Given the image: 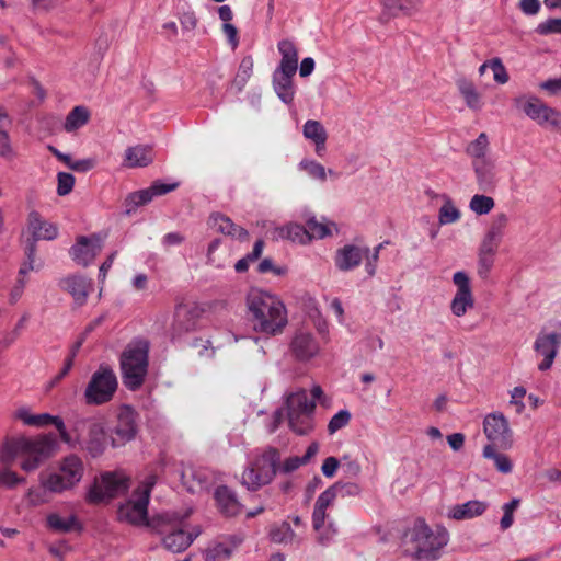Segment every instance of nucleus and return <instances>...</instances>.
Segmentation results:
<instances>
[{
  "mask_svg": "<svg viewBox=\"0 0 561 561\" xmlns=\"http://www.w3.org/2000/svg\"><path fill=\"white\" fill-rule=\"evenodd\" d=\"M58 449V442L54 434H44L35 437H18L7 440L0 448V462L4 466L0 471V485L13 488L25 481L10 466L15 459H21V469L31 472L36 470L44 461L49 459Z\"/></svg>",
  "mask_w": 561,
  "mask_h": 561,
  "instance_id": "f257e3e1",
  "label": "nucleus"
},
{
  "mask_svg": "<svg viewBox=\"0 0 561 561\" xmlns=\"http://www.w3.org/2000/svg\"><path fill=\"white\" fill-rule=\"evenodd\" d=\"M245 305L248 320L254 332L265 336L283 333L288 316L286 306L278 296L251 288L247 294Z\"/></svg>",
  "mask_w": 561,
  "mask_h": 561,
  "instance_id": "f03ea898",
  "label": "nucleus"
},
{
  "mask_svg": "<svg viewBox=\"0 0 561 561\" xmlns=\"http://www.w3.org/2000/svg\"><path fill=\"white\" fill-rule=\"evenodd\" d=\"M449 541V533L443 526L432 529L424 519H416L404 533V552L419 561L436 560Z\"/></svg>",
  "mask_w": 561,
  "mask_h": 561,
  "instance_id": "7ed1b4c3",
  "label": "nucleus"
},
{
  "mask_svg": "<svg viewBox=\"0 0 561 561\" xmlns=\"http://www.w3.org/2000/svg\"><path fill=\"white\" fill-rule=\"evenodd\" d=\"M119 368L124 386L130 391L138 390L148 375V341L134 340L128 343L119 356Z\"/></svg>",
  "mask_w": 561,
  "mask_h": 561,
  "instance_id": "20e7f679",
  "label": "nucleus"
},
{
  "mask_svg": "<svg viewBox=\"0 0 561 561\" xmlns=\"http://www.w3.org/2000/svg\"><path fill=\"white\" fill-rule=\"evenodd\" d=\"M280 460L279 451L274 447L256 450L249 459L241 477V483L249 491H257L271 483Z\"/></svg>",
  "mask_w": 561,
  "mask_h": 561,
  "instance_id": "39448f33",
  "label": "nucleus"
},
{
  "mask_svg": "<svg viewBox=\"0 0 561 561\" xmlns=\"http://www.w3.org/2000/svg\"><path fill=\"white\" fill-rule=\"evenodd\" d=\"M85 466L81 457L70 454L61 458L56 469L41 476V485L51 493H64L76 488L82 480Z\"/></svg>",
  "mask_w": 561,
  "mask_h": 561,
  "instance_id": "423d86ee",
  "label": "nucleus"
},
{
  "mask_svg": "<svg viewBox=\"0 0 561 561\" xmlns=\"http://www.w3.org/2000/svg\"><path fill=\"white\" fill-rule=\"evenodd\" d=\"M72 436L76 447L80 445L92 458L104 454L107 447L105 422L100 416L79 417L73 422Z\"/></svg>",
  "mask_w": 561,
  "mask_h": 561,
  "instance_id": "0eeeda50",
  "label": "nucleus"
},
{
  "mask_svg": "<svg viewBox=\"0 0 561 561\" xmlns=\"http://www.w3.org/2000/svg\"><path fill=\"white\" fill-rule=\"evenodd\" d=\"M156 481V476L149 474L140 482L131 496L118 507L117 515L119 520L133 525L148 524L149 496Z\"/></svg>",
  "mask_w": 561,
  "mask_h": 561,
  "instance_id": "6e6552de",
  "label": "nucleus"
},
{
  "mask_svg": "<svg viewBox=\"0 0 561 561\" xmlns=\"http://www.w3.org/2000/svg\"><path fill=\"white\" fill-rule=\"evenodd\" d=\"M118 388V380L114 369L107 364H101L91 375L83 397L89 405H102L110 402Z\"/></svg>",
  "mask_w": 561,
  "mask_h": 561,
  "instance_id": "1a4fd4ad",
  "label": "nucleus"
},
{
  "mask_svg": "<svg viewBox=\"0 0 561 561\" xmlns=\"http://www.w3.org/2000/svg\"><path fill=\"white\" fill-rule=\"evenodd\" d=\"M127 489L128 478L123 471L104 472L94 480L85 499L98 504L123 494Z\"/></svg>",
  "mask_w": 561,
  "mask_h": 561,
  "instance_id": "9d476101",
  "label": "nucleus"
},
{
  "mask_svg": "<svg viewBox=\"0 0 561 561\" xmlns=\"http://www.w3.org/2000/svg\"><path fill=\"white\" fill-rule=\"evenodd\" d=\"M517 106L525 115L539 126L558 128L561 126V112L550 107L536 96H523L515 99Z\"/></svg>",
  "mask_w": 561,
  "mask_h": 561,
  "instance_id": "9b49d317",
  "label": "nucleus"
},
{
  "mask_svg": "<svg viewBox=\"0 0 561 561\" xmlns=\"http://www.w3.org/2000/svg\"><path fill=\"white\" fill-rule=\"evenodd\" d=\"M138 414L134 408L123 404L117 409L116 424L112 431L111 445L119 447L135 438Z\"/></svg>",
  "mask_w": 561,
  "mask_h": 561,
  "instance_id": "f8f14e48",
  "label": "nucleus"
},
{
  "mask_svg": "<svg viewBox=\"0 0 561 561\" xmlns=\"http://www.w3.org/2000/svg\"><path fill=\"white\" fill-rule=\"evenodd\" d=\"M483 432L490 440L489 445L508 449L513 445V434L507 419L503 413L495 412L488 414L483 420Z\"/></svg>",
  "mask_w": 561,
  "mask_h": 561,
  "instance_id": "ddd939ff",
  "label": "nucleus"
},
{
  "mask_svg": "<svg viewBox=\"0 0 561 561\" xmlns=\"http://www.w3.org/2000/svg\"><path fill=\"white\" fill-rule=\"evenodd\" d=\"M453 283L457 287L456 294L450 302V309L454 316L460 318L474 306L470 279L463 271H458L453 275Z\"/></svg>",
  "mask_w": 561,
  "mask_h": 561,
  "instance_id": "4468645a",
  "label": "nucleus"
},
{
  "mask_svg": "<svg viewBox=\"0 0 561 561\" xmlns=\"http://www.w3.org/2000/svg\"><path fill=\"white\" fill-rule=\"evenodd\" d=\"M560 344V332L540 331L534 344L535 351L543 357V360L538 365L539 370L545 371L551 368Z\"/></svg>",
  "mask_w": 561,
  "mask_h": 561,
  "instance_id": "2eb2a0df",
  "label": "nucleus"
},
{
  "mask_svg": "<svg viewBox=\"0 0 561 561\" xmlns=\"http://www.w3.org/2000/svg\"><path fill=\"white\" fill-rule=\"evenodd\" d=\"M175 190V183L154 182L150 187L127 195L125 199L126 214L130 215L140 206L147 205L156 196H161Z\"/></svg>",
  "mask_w": 561,
  "mask_h": 561,
  "instance_id": "dca6fc26",
  "label": "nucleus"
},
{
  "mask_svg": "<svg viewBox=\"0 0 561 561\" xmlns=\"http://www.w3.org/2000/svg\"><path fill=\"white\" fill-rule=\"evenodd\" d=\"M20 420L24 424L36 427H44L47 425H54L59 432L60 439L69 446H73L75 442L72 435L67 431L65 423L61 417L54 416L48 413L31 414L26 410H21L18 413Z\"/></svg>",
  "mask_w": 561,
  "mask_h": 561,
  "instance_id": "f3484780",
  "label": "nucleus"
},
{
  "mask_svg": "<svg viewBox=\"0 0 561 561\" xmlns=\"http://www.w3.org/2000/svg\"><path fill=\"white\" fill-rule=\"evenodd\" d=\"M290 352L297 360L308 362L320 353V344L311 332L299 330L290 342Z\"/></svg>",
  "mask_w": 561,
  "mask_h": 561,
  "instance_id": "a211bd4d",
  "label": "nucleus"
},
{
  "mask_svg": "<svg viewBox=\"0 0 561 561\" xmlns=\"http://www.w3.org/2000/svg\"><path fill=\"white\" fill-rule=\"evenodd\" d=\"M102 240L95 236L80 237L70 250L72 260L82 266H88L102 250Z\"/></svg>",
  "mask_w": 561,
  "mask_h": 561,
  "instance_id": "6ab92c4d",
  "label": "nucleus"
},
{
  "mask_svg": "<svg viewBox=\"0 0 561 561\" xmlns=\"http://www.w3.org/2000/svg\"><path fill=\"white\" fill-rule=\"evenodd\" d=\"M472 168L479 188L483 192L495 191L499 182L495 160L493 158L477 160V162H472Z\"/></svg>",
  "mask_w": 561,
  "mask_h": 561,
  "instance_id": "aec40b11",
  "label": "nucleus"
},
{
  "mask_svg": "<svg viewBox=\"0 0 561 561\" xmlns=\"http://www.w3.org/2000/svg\"><path fill=\"white\" fill-rule=\"evenodd\" d=\"M154 156L151 147L146 145L129 146L122 158V167L125 169L146 168L153 162Z\"/></svg>",
  "mask_w": 561,
  "mask_h": 561,
  "instance_id": "412c9836",
  "label": "nucleus"
},
{
  "mask_svg": "<svg viewBox=\"0 0 561 561\" xmlns=\"http://www.w3.org/2000/svg\"><path fill=\"white\" fill-rule=\"evenodd\" d=\"M60 286L72 296L78 306L85 304L89 294L93 289L92 280L82 275H70L61 279Z\"/></svg>",
  "mask_w": 561,
  "mask_h": 561,
  "instance_id": "4be33fe9",
  "label": "nucleus"
},
{
  "mask_svg": "<svg viewBox=\"0 0 561 561\" xmlns=\"http://www.w3.org/2000/svg\"><path fill=\"white\" fill-rule=\"evenodd\" d=\"M367 248H359L354 244H346L336 251L335 266L343 272H347L357 267L364 256L368 255Z\"/></svg>",
  "mask_w": 561,
  "mask_h": 561,
  "instance_id": "5701e85b",
  "label": "nucleus"
},
{
  "mask_svg": "<svg viewBox=\"0 0 561 561\" xmlns=\"http://www.w3.org/2000/svg\"><path fill=\"white\" fill-rule=\"evenodd\" d=\"M296 72L274 70L272 76L273 89L277 96L285 104H293L296 87L294 84V76Z\"/></svg>",
  "mask_w": 561,
  "mask_h": 561,
  "instance_id": "b1692460",
  "label": "nucleus"
},
{
  "mask_svg": "<svg viewBox=\"0 0 561 561\" xmlns=\"http://www.w3.org/2000/svg\"><path fill=\"white\" fill-rule=\"evenodd\" d=\"M488 503L479 500L467 501L448 507L446 516L454 520H466L481 516L488 508Z\"/></svg>",
  "mask_w": 561,
  "mask_h": 561,
  "instance_id": "393cba45",
  "label": "nucleus"
},
{
  "mask_svg": "<svg viewBox=\"0 0 561 561\" xmlns=\"http://www.w3.org/2000/svg\"><path fill=\"white\" fill-rule=\"evenodd\" d=\"M215 500L218 510L226 516H236L241 513L242 505L237 494L226 485L218 486L215 491Z\"/></svg>",
  "mask_w": 561,
  "mask_h": 561,
  "instance_id": "a878e982",
  "label": "nucleus"
},
{
  "mask_svg": "<svg viewBox=\"0 0 561 561\" xmlns=\"http://www.w3.org/2000/svg\"><path fill=\"white\" fill-rule=\"evenodd\" d=\"M211 229L237 240H247L248 231L237 226L229 217L221 214H214L208 221Z\"/></svg>",
  "mask_w": 561,
  "mask_h": 561,
  "instance_id": "bb28decb",
  "label": "nucleus"
},
{
  "mask_svg": "<svg viewBox=\"0 0 561 561\" xmlns=\"http://www.w3.org/2000/svg\"><path fill=\"white\" fill-rule=\"evenodd\" d=\"M27 221L28 229L34 241L54 240L58 234L57 227L54 224L43 219L37 211H31Z\"/></svg>",
  "mask_w": 561,
  "mask_h": 561,
  "instance_id": "cd10ccee",
  "label": "nucleus"
},
{
  "mask_svg": "<svg viewBox=\"0 0 561 561\" xmlns=\"http://www.w3.org/2000/svg\"><path fill=\"white\" fill-rule=\"evenodd\" d=\"M181 481L183 486L190 493H201L208 485L207 473L193 466H184L181 472Z\"/></svg>",
  "mask_w": 561,
  "mask_h": 561,
  "instance_id": "c85d7f7f",
  "label": "nucleus"
},
{
  "mask_svg": "<svg viewBox=\"0 0 561 561\" xmlns=\"http://www.w3.org/2000/svg\"><path fill=\"white\" fill-rule=\"evenodd\" d=\"M280 55V61L275 70L297 72L298 69V49L290 39H282L277 44Z\"/></svg>",
  "mask_w": 561,
  "mask_h": 561,
  "instance_id": "c756f323",
  "label": "nucleus"
},
{
  "mask_svg": "<svg viewBox=\"0 0 561 561\" xmlns=\"http://www.w3.org/2000/svg\"><path fill=\"white\" fill-rule=\"evenodd\" d=\"M286 413H300V412H313L316 403L313 400L308 399L307 391L305 389H297L295 391L286 392L284 394Z\"/></svg>",
  "mask_w": 561,
  "mask_h": 561,
  "instance_id": "7c9ffc66",
  "label": "nucleus"
},
{
  "mask_svg": "<svg viewBox=\"0 0 561 561\" xmlns=\"http://www.w3.org/2000/svg\"><path fill=\"white\" fill-rule=\"evenodd\" d=\"M302 134L305 138L314 144L316 153L319 157H323L328 138V134L323 125L318 121L309 119L304 125Z\"/></svg>",
  "mask_w": 561,
  "mask_h": 561,
  "instance_id": "2f4dec72",
  "label": "nucleus"
},
{
  "mask_svg": "<svg viewBox=\"0 0 561 561\" xmlns=\"http://www.w3.org/2000/svg\"><path fill=\"white\" fill-rule=\"evenodd\" d=\"M150 526L160 535L168 534L162 541L168 550H172L175 545V520L170 515H159L152 519Z\"/></svg>",
  "mask_w": 561,
  "mask_h": 561,
  "instance_id": "473e14b6",
  "label": "nucleus"
},
{
  "mask_svg": "<svg viewBox=\"0 0 561 561\" xmlns=\"http://www.w3.org/2000/svg\"><path fill=\"white\" fill-rule=\"evenodd\" d=\"M239 543L240 540L234 537H230L226 541L216 542L206 550L205 561L228 560L232 556V552L234 551Z\"/></svg>",
  "mask_w": 561,
  "mask_h": 561,
  "instance_id": "72a5a7b5",
  "label": "nucleus"
},
{
  "mask_svg": "<svg viewBox=\"0 0 561 561\" xmlns=\"http://www.w3.org/2000/svg\"><path fill=\"white\" fill-rule=\"evenodd\" d=\"M507 222H508V217L506 214H504V213L496 214L493 217L492 224L481 243L499 248V245L502 241L503 234H504V230L507 226Z\"/></svg>",
  "mask_w": 561,
  "mask_h": 561,
  "instance_id": "f704fd0d",
  "label": "nucleus"
},
{
  "mask_svg": "<svg viewBox=\"0 0 561 561\" xmlns=\"http://www.w3.org/2000/svg\"><path fill=\"white\" fill-rule=\"evenodd\" d=\"M273 238L276 240L286 239L301 244L309 242V236L306 228L298 224H288L283 227L275 228L273 231Z\"/></svg>",
  "mask_w": 561,
  "mask_h": 561,
  "instance_id": "c9c22d12",
  "label": "nucleus"
},
{
  "mask_svg": "<svg viewBox=\"0 0 561 561\" xmlns=\"http://www.w3.org/2000/svg\"><path fill=\"white\" fill-rule=\"evenodd\" d=\"M313 412H298L287 414L288 425L297 435H307L313 428Z\"/></svg>",
  "mask_w": 561,
  "mask_h": 561,
  "instance_id": "e433bc0d",
  "label": "nucleus"
},
{
  "mask_svg": "<svg viewBox=\"0 0 561 561\" xmlns=\"http://www.w3.org/2000/svg\"><path fill=\"white\" fill-rule=\"evenodd\" d=\"M499 248L481 243L478 254V275L486 278L491 272Z\"/></svg>",
  "mask_w": 561,
  "mask_h": 561,
  "instance_id": "4c0bfd02",
  "label": "nucleus"
},
{
  "mask_svg": "<svg viewBox=\"0 0 561 561\" xmlns=\"http://www.w3.org/2000/svg\"><path fill=\"white\" fill-rule=\"evenodd\" d=\"M268 536L271 541L279 545H290L295 541L299 543L301 541L287 522L272 526Z\"/></svg>",
  "mask_w": 561,
  "mask_h": 561,
  "instance_id": "58836bf2",
  "label": "nucleus"
},
{
  "mask_svg": "<svg viewBox=\"0 0 561 561\" xmlns=\"http://www.w3.org/2000/svg\"><path fill=\"white\" fill-rule=\"evenodd\" d=\"M47 525L57 533H70L79 528V522L75 515L61 516L58 513H51L47 516Z\"/></svg>",
  "mask_w": 561,
  "mask_h": 561,
  "instance_id": "ea45409f",
  "label": "nucleus"
},
{
  "mask_svg": "<svg viewBox=\"0 0 561 561\" xmlns=\"http://www.w3.org/2000/svg\"><path fill=\"white\" fill-rule=\"evenodd\" d=\"M335 497L336 493L332 486L328 488L318 496L312 512V519L316 525L327 519V508L333 503Z\"/></svg>",
  "mask_w": 561,
  "mask_h": 561,
  "instance_id": "a19ab883",
  "label": "nucleus"
},
{
  "mask_svg": "<svg viewBox=\"0 0 561 561\" xmlns=\"http://www.w3.org/2000/svg\"><path fill=\"white\" fill-rule=\"evenodd\" d=\"M496 447L497 446L485 445L482 455L484 458L493 461L499 472L508 474L513 470V462L507 455L496 451Z\"/></svg>",
  "mask_w": 561,
  "mask_h": 561,
  "instance_id": "79ce46f5",
  "label": "nucleus"
},
{
  "mask_svg": "<svg viewBox=\"0 0 561 561\" xmlns=\"http://www.w3.org/2000/svg\"><path fill=\"white\" fill-rule=\"evenodd\" d=\"M312 527L317 533L316 540L322 547L330 546L337 535V527L332 520L328 523L322 520L319 523V525H316L314 520L312 519Z\"/></svg>",
  "mask_w": 561,
  "mask_h": 561,
  "instance_id": "37998d69",
  "label": "nucleus"
},
{
  "mask_svg": "<svg viewBox=\"0 0 561 561\" xmlns=\"http://www.w3.org/2000/svg\"><path fill=\"white\" fill-rule=\"evenodd\" d=\"M89 117V111L84 106H76L67 115L64 128L68 133L75 131L84 126Z\"/></svg>",
  "mask_w": 561,
  "mask_h": 561,
  "instance_id": "c03bdc74",
  "label": "nucleus"
},
{
  "mask_svg": "<svg viewBox=\"0 0 561 561\" xmlns=\"http://www.w3.org/2000/svg\"><path fill=\"white\" fill-rule=\"evenodd\" d=\"M458 89L468 107L479 111L482 107L481 95L477 91L474 84L467 80L458 82Z\"/></svg>",
  "mask_w": 561,
  "mask_h": 561,
  "instance_id": "a18cd8bd",
  "label": "nucleus"
},
{
  "mask_svg": "<svg viewBox=\"0 0 561 561\" xmlns=\"http://www.w3.org/2000/svg\"><path fill=\"white\" fill-rule=\"evenodd\" d=\"M489 138L485 133H481L476 140L471 141L467 147V153L472 158V162L477 160H486L492 158L488 154Z\"/></svg>",
  "mask_w": 561,
  "mask_h": 561,
  "instance_id": "49530a36",
  "label": "nucleus"
},
{
  "mask_svg": "<svg viewBox=\"0 0 561 561\" xmlns=\"http://www.w3.org/2000/svg\"><path fill=\"white\" fill-rule=\"evenodd\" d=\"M442 198L444 201L443 206L439 209L438 214V221L440 225H448L456 222L460 218V211L458 208L454 205L451 198L444 194L442 195Z\"/></svg>",
  "mask_w": 561,
  "mask_h": 561,
  "instance_id": "de8ad7c7",
  "label": "nucleus"
},
{
  "mask_svg": "<svg viewBox=\"0 0 561 561\" xmlns=\"http://www.w3.org/2000/svg\"><path fill=\"white\" fill-rule=\"evenodd\" d=\"M299 168L301 170H304L305 172H307V174L309 176H311L312 179H316V180H319V181H322L324 182L327 180V174H334V171L329 169L328 171L325 170V168L314 161V160H310V159H304L302 161H300L299 163Z\"/></svg>",
  "mask_w": 561,
  "mask_h": 561,
  "instance_id": "09e8293b",
  "label": "nucleus"
},
{
  "mask_svg": "<svg viewBox=\"0 0 561 561\" xmlns=\"http://www.w3.org/2000/svg\"><path fill=\"white\" fill-rule=\"evenodd\" d=\"M494 206V199L491 196L483 194L473 195L469 203L470 210L479 216L489 214Z\"/></svg>",
  "mask_w": 561,
  "mask_h": 561,
  "instance_id": "8fccbe9b",
  "label": "nucleus"
},
{
  "mask_svg": "<svg viewBox=\"0 0 561 561\" xmlns=\"http://www.w3.org/2000/svg\"><path fill=\"white\" fill-rule=\"evenodd\" d=\"M199 534L201 529L197 526L178 527V552L187 549Z\"/></svg>",
  "mask_w": 561,
  "mask_h": 561,
  "instance_id": "3c124183",
  "label": "nucleus"
},
{
  "mask_svg": "<svg viewBox=\"0 0 561 561\" xmlns=\"http://www.w3.org/2000/svg\"><path fill=\"white\" fill-rule=\"evenodd\" d=\"M253 65L254 62L251 56H245L242 58L233 81V83L238 85L239 89H241L252 76Z\"/></svg>",
  "mask_w": 561,
  "mask_h": 561,
  "instance_id": "603ef678",
  "label": "nucleus"
},
{
  "mask_svg": "<svg viewBox=\"0 0 561 561\" xmlns=\"http://www.w3.org/2000/svg\"><path fill=\"white\" fill-rule=\"evenodd\" d=\"M383 7L385 13L390 16H397L400 12L410 14V8L404 0H379Z\"/></svg>",
  "mask_w": 561,
  "mask_h": 561,
  "instance_id": "864d4df0",
  "label": "nucleus"
},
{
  "mask_svg": "<svg viewBox=\"0 0 561 561\" xmlns=\"http://www.w3.org/2000/svg\"><path fill=\"white\" fill-rule=\"evenodd\" d=\"M306 230L309 236V241L311 239H323L331 233L330 228L325 224L317 221L316 218H311L307 221Z\"/></svg>",
  "mask_w": 561,
  "mask_h": 561,
  "instance_id": "5fc2aeb1",
  "label": "nucleus"
},
{
  "mask_svg": "<svg viewBox=\"0 0 561 561\" xmlns=\"http://www.w3.org/2000/svg\"><path fill=\"white\" fill-rule=\"evenodd\" d=\"M351 421V413L347 410H341L334 414L328 424L329 434H334L345 427Z\"/></svg>",
  "mask_w": 561,
  "mask_h": 561,
  "instance_id": "6e6d98bb",
  "label": "nucleus"
},
{
  "mask_svg": "<svg viewBox=\"0 0 561 561\" xmlns=\"http://www.w3.org/2000/svg\"><path fill=\"white\" fill-rule=\"evenodd\" d=\"M332 488L336 496L341 497L358 496L362 492L360 486L355 482H336Z\"/></svg>",
  "mask_w": 561,
  "mask_h": 561,
  "instance_id": "4d7b16f0",
  "label": "nucleus"
},
{
  "mask_svg": "<svg viewBox=\"0 0 561 561\" xmlns=\"http://www.w3.org/2000/svg\"><path fill=\"white\" fill-rule=\"evenodd\" d=\"M518 505H519L518 499H513L512 501H510L503 505L502 508H503L504 514L500 522V526L503 530H506L512 526V524L514 522V512L516 511Z\"/></svg>",
  "mask_w": 561,
  "mask_h": 561,
  "instance_id": "13d9d810",
  "label": "nucleus"
},
{
  "mask_svg": "<svg viewBox=\"0 0 561 561\" xmlns=\"http://www.w3.org/2000/svg\"><path fill=\"white\" fill-rule=\"evenodd\" d=\"M539 35L561 34V18L548 19L536 27Z\"/></svg>",
  "mask_w": 561,
  "mask_h": 561,
  "instance_id": "bf43d9fd",
  "label": "nucleus"
},
{
  "mask_svg": "<svg viewBox=\"0 0 561 561\" xmlns=\"http://www.w3.org/2000/svg\"><path fill=\"white\" fill-rule=\"evenodd\" d=\"M57 194L65 196L69 194L75 185V176L71 173L59 172L57 174Z\"/></svg>",
  "mask_w": 561,
  "mask_h": 561,
  "instance_id": "052dcab7",
  "label": "nucleus"
},
{
  "mask_svg": "<svg viewBox=\"0 0 561 561\" xmlns=\"http://www.w3.org/2000/svg\"><path fill=\"white\" fill-rule=\"evenodd\" d=\"M491 69L493 71L494 81L504 84L508 81V73L500 58L491 59Z\"/></svg>",
  "mask_w": 561,
  "mask_h": 561,
  "instance_id": "680f3d73",
  "label": "nucleus"
},
{
  "mask_svg": "<svg viewBox=\"0 0 561 561\" xmlns=\"http://www.w3.org/2000/svg\"><path fill=\"white\" fill-rule=\"evenodd\" d=\"M0 156L5 159H13L15 156L9 134L3 129H0Z\"/></svg>",
  "mask_w": 561,
  "mask_h": 561,
  "instance_id": "e2e57ef3",
  "label": "nucleus"
},
{
  "mask_svg": "<svg viewBox=\"0 0 561 561\" xmlns=\"http://www.w3.org/2000/svg\"><path fill=\"white\" fill-rule=\"evenodd\" d=\"M526 394V389L524 387H515L511 391V401L510 403L515 407L517 413H522L525 409V404L523 402V398Z\"/></svg>",
  "mask_w": 561,
  "mask_h": 561,
  "instance_id": "0e129e2a",
  "label": "nucleus"
},
{
  "mask_svg": "<svg viewBox=\"0 0 561 561\" xmlns=\"http://www.w3.org/2000/svg\"><path fill=\"white\" fill-rule=\"evenodd\" d=\"M35 244L34 242L31 243L26 250V254H27V261L20 267V271H19V277H23L24 275H26L28 272L35 270V265H34V262H35Z\"/></svg>",
  "mask_w": 561,
  "mask_h": 561,
  "instance_id": "69168bd1",
  "label": "nucleus"
},
{
  "mask_svg": "<svg viewBox=\"0 0 561 561\" xmlns=\"http://www.w3.org/2000/svg\"><path fill=\"white\" fill-rule=\"evenodd\" d=\"M95 167V160L92 158L81 159V160H72L69 169L76 172H87L92 170Z\"/></svg>",
  "mask_w": 561,
  "mask_h": 561,
  "instance_id": "338daca9",
  "label": "nucleus"
},
{
  "mask_svg": "<svg viewBox=\"0 0 561 561\" xmlns=\"http://www.w3.org/2000/svg\"><path fill=\"white\" fill-rule=\"evenodd\" d=\"M340 466V461L335 457H328L324 459L321 471L324 477L332 478Z\"/></svg>",
  "mask_w": 561,
  "mask_h": 561,
  "instance_id": "774afa93",
  "label": "nucleus"
}]
</instances>
